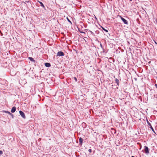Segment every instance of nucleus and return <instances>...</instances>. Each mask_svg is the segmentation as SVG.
<instances>
[{"label": "nucleus", "instance_id": "1", "mask_svg": "<svg viewBox=\"0 0 157 157\" xmlns=\"http://www.w3.org/2000/svg\"><path fill=\"white\" fill-rule=\"evenodd\" d=\"M144 153L147 155H148L149 153V151L147 147L145 146L144 147Z\"/></svg>", "mask_w": 157, "mask_h": 157}, {"label": "nucleus", "instance_id": "11", "mask_svg": "<svg viewBox=\"0 0 157 157\" xmlns=\"http://www.w3.org/2000/svg\"><path fill=\"white\" fill-rule=\"evenodd\" d=\"M5 112L9 114L10 115H12V114L10 112L8 111H5Z\"/></svg>", "mask_w": 157, "mask_h": 157}, {"label": "nucleus", "instance_id": "13", "mask_svg": "<svg viewBox=\"0 0 157 157\" xmlns=\"http://www.w3.org/2000/svg\"><path fill=\"white\" fill-rule=\"evenodd\" d=\"M150 128L152 130V131L154 133H155V131L154 129L153 128H152V126H150Z\"/></svg>", "mask_w": 157, "mask_h": 157}, {"label": "nucleus", "instance_id": "12", "mask_svg": "<svg viewBox=\"0 0 157 157\" xmlns=\"http://www.w3.org/2000/svg\"><path fill=\"white\" fill-rule=\"evenodd\" d=\"M147 123L148 125L149 126H150V127L151 126V124L149 123V122L147 120Z\"/></svg>", "mask_w": 157, "mask_h": 157}, {"label": "nucleus", "instance_id": "15", "mask_svg": "<svg viewBox=\"0 0 157 157\" xmlns=\"http://www.w3.org/2000/svg\"><path fill=\"white\" fill-rule=\"evenodd\" d=\"M67 21L70 22L71 23V21H70V20L68 18V17H67Z\"/></svg>", "mask_w": 157, "mask_h": 157}, {"label": "nucleus", "instance_id": "7", "mask_svg": "<svg viewBox=\"0 0 157 157\" xmlns=\"http://www.w3.org/2000/svg\"><path fill=\"white\" fill-rule=\"evenodd\" d=\"M79 144L81 145H82L83 142V139L81 138H80L79 139Z\"/></svg>", "mask_w": 157, "mask_h": 157}, {"label": "nucleus", "instance_id": "3", "mask_svg": "<svg viewBox=\"0 0 157 157\" xmlns=\"http://www.w3.org/2000/svg\"><path fill=\"white\" fill-rule=\"evenodd\" d=\"M120 18H121L122 20L123 21L124 23L126 24H128V22L127 20H126L125 19L123 18L121 16H119Z\"/></svg>", "mask_w": 157, "mask_h": 157}, {"label": "nucleus", "instance_id": "19", "mask_svg": "<svg viewBox=\"0 0 157 157\" xmlns=\"http://www.w3.org/2000/svg\"><path fill=\"white\" fill-rule=\"evenodd\" d=\"M155 86L156 87V88H157V84H155Z\"/></svg>", "mask_w": 157, "mask_h": 157}, {"label": "nucleus", "instance_id": "4", "mask_svg": "<svg viewBox=\"0 0 157 157\" xmlns=\"http://www.w3.org/2000/svg\"><path fill=\"white\" fill-rule=\"evenodd\" d=\"M19 113L21 115V116L24 118H25V114H24V113L21 111H19Z\"/></svg>", "mask_w": 157, "mask_h": 157}, {"label": "nucleus", "instance_id": "6", "mask_svg": "<svg viewBox=\"0 0 157 157\" xmlns=\"http://www.w3.org/2000/svg\"><path fill=\"white\" fill-rule=\"evenodd\" d=\"M16 110V107L15 106H14L12 107V108L11 110V112L12 113H14L15 111Z\"/></svg>", "mask_w": 157, "mask_h": 157}, {"label": "nucleus", "instance_id": "20", "mask_svg": "<svg viewBox=\"0 0 157 157\" xmlns=\"http://www.w3.org/2000/svg\"><path fill=\"white\" fill-rule=\"evenodd\" d=\"M10 115L12 116V117L13 118V114H12V115Z\"/></svg>", "mask_w": 157, "mask_h": 157}, {"label": "nucleus", "instance_id": "9", "mask_svg": "<svg viewBox=\"0 0 157 157\" xmlns=\"http://www.w3.org/2000/svg\"><path fill=\"white\" fill-rule=\"evenodd\" d=\"M45 65L47 67H49L51 66V65L50 63H45Z\"/></svg>", "mask_w": 157, "mask_h": 157}, {"label": "nucleus", "instance_id": "17", "mask_svg": "<svg viewBox=\"0 0 157 157\" xmlns=\"http://www.w3.org/2000/svg\"><path fill=\"white\" fill-rule=\"evenodd\" d=\"M103 30L105 31L106 32H108V31L107 30H106L104 28H103Z\"/></svg>", "mask_w": 157, "mask_h": 157}, {"label": "nucleus", "instance_id": "22", "mask_svg": "<svg viewBox=\"0 0 157 157\" xmlns=\"http://www.w3.org/2000/svg\"><path fill=\"white\" fill-rule=\"evenodd\" d=\"M38 1V2H39V1L38 0V1Z\"/></svg>", "mask_w": 157, "mask_h": 157}, {"label": "nucleus", "instance_id": "8", "mask_svg": "<svg viewBox=\"0 0 157 157\" xmlns=\"http://www.w3.org/2000/svg\"><path fill=\"white\" fill-rule=\"evenodd\" d=\"M30 60V61L33 62V63H35V60L33 58H32V57H29L28 58Z\"/></svg>", "mask_w": 157, "mask_h": 157}, {"label": "nucleus", "instance_id": "10", "mask_svg": "<svg viewBox=\"0 0 157 157\" xmlns=\"http://www.w3.org/2000/svg\"><path fill=\"white\" fill-rule=\"evenodd\" d=\"M115 82L116 83H117V85H119V80L117 79V78H116L115 80Z\"/></svg>", "mask_w": 157, "mask_h": 157}, {"label": "nucleus", "instance_id": "21", "mask_svg": "<svg viewBox=\"0 0 157 157\" xmlns=\"http://www.w3.org/2000/svg\"><path fill=\"white\" fill-rule=\"evenodd\" d=\"M131 157H135L134 156H131Z\"/></svg>", "mask_w": 157, "mask_h": 157}, {"label": "nucleus", "instance_id": "18", "mask_svg": "<svg viewBox=\"0 0 157 157\" xmlns=\"http://www.w3.org/2000/svg\"><path fill=\"white\" fill-rule=\"evenodd\" d=\"M89 152L91 153V149H89L88 150Z\"/></svg>", "mask_w": 157, "mask_h": 157}, {"label": "nucleus", "instance_id": "16", "mask_svg": "<svg viewBox=\"0 0 157 157\" xmlns=\"http://www.w3.org/2000/svg\"><path fill=\"white\" fill-rule=\"evenodd\" d=\"M3 153L2 151H0V155L2 154Z\"/></svg>", "mask_w": 157, "mask_h": 157}, {"label": "nucleus", "instance_id": "5", "mask_svg": "<svg viewBox=\"0 0 157 157\" xmlns=\"http://www.w3.org/2000/svg\"><path fill=\"white\" fill-rule=\"evenodd\" d=\"M63 55L64 53L62 52H59L57 53V56H63Z\"/></svg>", "mask_w": 157, "mask_h": 157}, {"label": "nucleus", "instance_id": "14", "mask_svg": "<svg viewBox=\"0 0 157 157\" xmlns=\"http://www.w3.org/2000/svg\"><path fill=\"white\" fill-rule=\"evenodd\" d=\"M73 78L74 80H75L76 82H77V78L76 77H73Z\"/></svg>", "mask_w": 157, "mask_h": 157}, {"label": "nucleus", "instance_id": "2", "mask_svg": "<svg viewBox=\"0 0 157 157\" xmlns=\"http://www.w3.org/2000/svg\"><path fill=\"white\" fill-rule=\"evenodd\" d=\"M40 6L42 7V9H41L42 11H45L46 10L45 8L44 7V4L41 2H40Z\"/></svg>", "mask_w": 157, "mask_h": 157}]
</instances>
